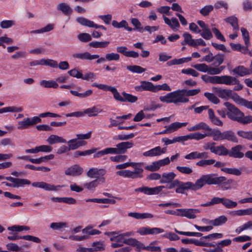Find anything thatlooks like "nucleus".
<instances>
[{
  "label": "nucleus",
  "instance_id": "obj_63",
  "mask_svg": "<svg viewBox=\"0 0 252 252\" xmlns=\"http://www.w3.org/2000/svg\"><path fill=\"white\" fill-rule=\"evenodd\" d=\"M200 33L201 36L206 40L210 39L213 37V34L209 28L202 30Z\"/></svg>",
  "mask_w": 252,
  "mask_h": 252
},
{
  "label": "nucleus",
  "instance_id": "obj_34",
  "mask_svg": "<svg viewBox=\"0 0 252 252\" xmlns=\"http://www.w3.org/2000/svg\"><path fill=\"white\" fill-rule=\"evenodd\" d=\"M110 241L115 242L112 243L111 245V247L113 248L122 247L125 244L123 238L119 235L110 238Z\"/></svg>",
  "mask_w": 252,
  "mask_h": 252
},
{
  "label": "nucleus",
  "instance_id": "obj_20",
  "mask_svg": "<svg viewBox=\"0 0 252 252\" xmlns=\"http://www.w3.org/2000/svg\"><path fill=\"white\" fill-rule=\"evenodd\" d=\"M208 114L209 120L213 125L220 126H222L223 122L215 115L212 109H208Z\"/></svg>",
  "mask_w": 252,
  "mask_h": 252
},
{
  "label": "nucleus",
  "instance_id": "obj_52",
  "mask_svg": "<svg viewBox=\"0 0 252 252\" xmlns=\"http://www.w3.org/2000/svg\"><path fill=\"white\" fill-rule=\"evenodd\" d=\"M126 69L133 73H141L146 71L145 68L136 65L127 66Z\"/></svg>",
  "mask_w": 252,
  "mask_h": 252
},
{
  "label": "nucleus",
  "instance_id": "obj_44",
  "mask_svg": "<svg viewBox=\"0 0 252 252\" xmlns=\"http://www.w3.org/2000/svg\"><path fill=\"white\" fill-rule=\"evenodd\" d=\"M222 179V182L220 183L221 186V188L222 190H227L231 189V185L233 182V180L231 179L227 180L226 178L224 176H220Z\"/></svg>",
  "mask_w": 252,
  "mask_h": 252
},
{
  "label": "nucleus",
  "instance_id": "obj_12",
  "mask_svg": "<svg viewBox=\"0 0 252 252\" xmlns=\"http://www.w3.org/2000/svg\"><path fill=\"white\" fill-rule=\"evenodd\" d=\"M76 21L78 22L80 25L88 27L90 28H94L95 29H101L104 30H106V28L102 26V25H98L94 23V22L90 21L84 17H78L76 19Z\"/></svg>",
  "mask_w": 252,
  "mask_h": 252
},
{
  "label": "nucleus",
  "instance_id": "obj_50",
  "mask_svg": "<svg viewBox=\"0 0 252 252\" xmlns=\"http://www.w3.org/2000/svg\"><path fill=\"white\" fill-rule=\"evenodd\" d=\"M225 21L229 23L233 28L234 30L238 31L239 30V26L238 25L237 18L235 16H230L225 19Z\"/></svg>",
  "mask_w": 252,
  "mask_h": 252
},
{
  "label": "nucleus",
  "instance_id": "obj_57",
  "mask_svg": "<svg viewBox=\"0 0 252 252\" xmlns=\"http://www.w3.org/2000/svg\"><path fill=\"white\" fill-rule=\"evenodd\" d=\"M181 241L185 244H193L198 246H201V245H203V241L195 239H183Z\"/></svg>",
  "mask_w": 252,
  "mask_h": 252
},
{
  "label": "nucleus",
  "instance_id": "obj_45",
  "mask_svg": "<svg viewBox=\"0 0 252 252\" xmlns=\"http://www.w3.org/2000/svg\"><path fill=\"white\" fill-rule=\"evenodd\" d=\"M110 42L108 41H93L89 43L90 47L95 48H103L108 46Z\"/></svg>",
  "mask_w": 252,
  "mask_h": 252
},
{
  "label": "nucleus",
  "instance_id": "obj_26",
  "mask_svg": "<svg viewBox=\"0 0 252 252\" xmlns=\"http://www.w3.org/2000/svg\"><path fill=\"white\" fill-rule=\"evenodd\" d=\"M229 75L211 76V83L226 85Z\"/></svg>",
  "mask_w": 252,
  "mask_h": 252
},
{
  "label": "nucleus",
  "instance_id": "obj_60",
  "mask_svg": "<svg viewBox=\"0 0 252 252\" xmlns=\"http://www.w3.org/2000/svg\"><path fill=\"white\" fill-rule=\"evenodd\" d=\"M82 232L84 233L90 235H94L99 234L101 232L97 229H93L91 226H88L82 230Z\"/></svg>",
  "mask_w": 252,
  "mask_h": 252
},
{
  "label": "nucleus",
  "instance_id": "obj_19",
  "mask_svg": "<svg viewBox=\"0 0 252 252\" xmlns=\"http://www.w3.org/2000/svg\"><path fill=\"white\" fill-rule=\"evenodd\" d=\"M232 72L234 74H237L241 77L250 75L252 73V71L250 69L245 67L243 65H239L235 67L232 70Z\"/></svg>",
  "mask_w": 252,
  "mask_h": 252
},
{
  "label": "nucleus",
  "instance_id": "obj_40",
  "mask_svg": "<svg viewBox=\"0 0 252 252\" xmlns=\"http://www.w3.org/2000/svg\"><path fill=\"white\" fill-rule=\"evenodd\" d=\"M40 85L44 88H57L58 87V84L54 80H41L40 82Z\"/></svg>",
  "mask_w": 252,
  "mask_h": 252
},
{
  "label": "nucleus",
  "instance_id": "obj_42",
  "mask_svg": "<svg viewBox=\"0 0 252 252\" xmlns=\"http://www.w3.org/2000/svg\"><path fill=\"white\" fill-rule=\"evenodd\" d=\"M187 122L185 123H179V122H174L172 124H171L170 125H169L168 126L169 131L170 133H172L174 131H176L179 128L186 126L188 125Z\"/></svg>",
  "mask_w": 252,
  "mask_h": 252
},
{
  "label": "nucleus",
  "instance_id": "obj_22",
  "mask_svg": "<svg viewBox=\"0 0 252 252\" xmlns=\"http://www.w3.org/2000/svg\"><path fill=\"white\" fill-rule=\"evenodd\" d=\"M222 140H227L234 143H238V141L235 133L231 130H226L223 131Z\"/></svg>",
  "mask_w": 252,
  "mask_h": 252
},
{
  "label": "nucleus",
  "instance_id": "obj_38",
  "mask_svg": "<svg viewBox=\"0 0 252 252\" xmlns=\"http://www.w3.org/2000/svg\"><path fill=\"white\" fill-rule=\"evenodd\" d=\"M23 110L22 107H17L15 106H8L0 109V114L7 112H21Z\"/></svg>",
  "mask_w": 252,
  "mask_h": 252
},
{
  "label": "nucleus",
  "instance_id": "obj_6",
  "mask_svg": "<svg viewBox=\"0 0 252 252\" xmlns=\"http://www.w3.org/2000/svg\"><path fill=\"white\" fill-rule=\"evenodd\" d=\"M164 188H165V187L163 186L156 187L154 188L143 186L142 187L135 189L134 191L135 192H143L145 194L148 195H157Z\"/></svg>",
  "mask_w": 252,
  "mask_h": 252
},
{
  "label": "nucleus",
  "instance_id": "obj_51",
  "mask_svg": "<svg viewBox=\"0 0 252 252\" xmlns=\"http://www.w3.org/2000/svg\"><path fill=\"white\" fill-rule=\"evenodd\" d=\"M225 68V66H220L219 67L208 66L207 72L211 75H217L220 74Z\"/></svg>",
  "mask_w": 252,
  "mask_h": 252
},
{
  "label": "nucleus",
  "instance_id": "obj_24",
  "mask_svg": "<svg viewBox=\"0 0 252 252\" xmlns=\"http://www.w3.org/2000/svg\"><path fill=\"white\" fill-rule=\"evenodd\" d=\"M103 112V110L99 108L96 106L88 108L84 111V115H87L88 117H95L97 116L98 113Z\"/></svg>",
  "mask_w": 252,
  "mask_h": 252
},
{
  "label": "nucleus",
  "instance_id": "obj_47",
  "mask_svg": "<svg viewBox=\"0 0 252 252\" xmlns=\"http://www.w3.org/2000/svg\"><path fill=\"white\" fill-rule=\"evenodd\" d=\"M54 29V25L49 24L47 25L45 27L36 30H33L30 32L31 33L39 34L46 32H49Z\"/></svg>",
  "mask_w": 252,
  "mask_h": 252
},
{
  "label": "nucleus",
  "instance_id": "obj_55",
  "mask_svg": "<svg viewBox=\"0 0 252 252\" xmlns=\"http://www.w3.org/2000/svg\"><path fill=\"white\" fill-rule=\"evenodd\" d=\"M221 171L229 174H232L236 176H240L242 172L240 170L235 168H223Z\"/></svg>",
  "mask_w": 252,
  "mask_h": 252
},
{
  "label": "nucleus",
  "instance_id": "obj_53",
  "mask_svg": "<svg viewBox=\"0 0 252 252\" xmlns=\"http://www.w3.org/2000/svg\"><path fill=\"white\" fill-rule=\"evenodd\" d=\"M67 227V224L63 222H52L50 225V227L54 230H60L63 227Z\"/></svg>",
  "mask_w": 252,
  "mask_h": 252
},
{
  "label": "nucleus",
  "instance_id": "obj_36",
  "mask_svg": "<svg viewBox=\"0 0 252 252\" xmlns=\"http://www.w3.org/2000/svg\"><path fill=\"white\" fill-rule=\"evenodd\" d=\"M232 216H244L252 215V208L246 209H240L236 211H233L230 212Z\"/></svg>",
  "mask_w": 252,
  "mask_h": 252
},
{
  "label": "nucleus",
  "instance_id": "obj_3",
  "mask_svg": "<svg viewBox=\"0 0 252 252\" xmlns=\"http://www.w3.org/2000/svg\"><path fill=\"white\" fill-rule=\"evenodd\" d=\"M222 179L223 178L220 176L217 177L215 174H212L202 175L195 182L197 190L201 189L205 184L219 185L222 182Z\"/></svg>",
  "mask_w": 252,
  "mask_h": 252
},
{
  "label": "nucleus",
  "instance_id": "obj_2",
  "mask_svg": "<svg viewBox=\"0 0 252 252\" xmlns=\"http://www.w3.org/2000/svg\"><path fill=\"white\" fill-rule=\"evenodd\" d=\"M224 105L227 108V116L230 120L243 125L252 123V116H245L244 113L233 104L229 102H225Z\"/></svg>",
  "mask_w": 252,
  "mask_h": 252
},
{
  "label": "nucleus",
  "instance_id": "obj_61",
  "mask_svg": "<svg viewBox=\"0 0 252 252\" xmlns=\"http://www.w3.org/2000/svg\"><path fill=\"white\" fill-rule=\"evenodd\" d=\"M241 31L242 32L245 45H246L247 47H249L250 44L249 32L247 29L244 28H241Z\"/></svg>",
  "mask_w": 252,
  "mask_h": 252
},
{
  "label": "nucleus",
  "instance_id": "obj_13",
  "mask_svg": "<svg viewBox=\"0 0 252 252\" xmlns=\"http://www.w3.org/2000/svg\"><path fill=\"white\" fill-rule=\"evenodd\" d=\"M4 179L12 183L13 188H18L25 185H29L31 184V182L26 179L13 178L10 176L4 177Z\"/></svg>",
  "mask_w": 252,
  "mask_h": 252
},
{
  "label": "nucleus",
  "instance_id": "obj_28",
  "mask_svg": "<svg viewBox=\"0 0 252 252\" xmlns=\"http://www.w3.org/2000/svg\"><path fill=\"white\" fill-rule=\"evenodd\" d=\"M236 85L233 88L234 91H239L243 88V85L240 83V81L238 79L235 77L229 75L226 85Z\"/></svg>",
  "mask_w": 252,
  "mask_h": 252
},
{
  "label": "nucleus",
  "instance_id": "obj_9",
  "mask_svg": "<svg viewBox=\"0 0 252 252\" xmlns=\"http://www.w3.org/2000/svg\"><path fill=\"white\" fill-rule=\"evenodd\" d=\"M176 211L179 212L178 216L186 217L188 219H195L196 214L200 212V211L197 209H177Z\"/></svg>",
  "mask_w": 252,
  "mask_h": 252
},
{
  "label": "nucleus",
  "instance_id": "obj_29",
  "mask_svg": "<svg viewBox=\"0 0 252 252\" xmlns=\"http://www.w3.org/2000/svg\"><path fill=\"white\" fill-rule=\"evenodd\" d=\"M128 216L137 220L151 219L153 217V215L150 213H139L136 212L129 213L128 214Z\"/></svg>",
  "mask_w": 252,
  "mask_h": 252
},
{
  "label": "nucleus",
  "instance_id": "obj_64",
  "mask_svg": "<svg viewBox=\"0 0 252 252\" xmlns=\"http://www.w3.org/2000/svg\"><path fill=\"white\" fill-rule=\"evenodd\" d=\"M237 134L243 138L252 141V131H246L240 130L237 132Z\"/></svg>",
  "mask_w": 252,
  "mask_h": 252
},
{
  "label": "nucleus",
  "instance_id": "obj_18",
  "mask_svg": "<svg viewBox=\"0 0 252 252\" xmlns=\"http://www.w3.org/2000/svg\"><path fill=\"white\" fill-rule=\"evenodd\" d=\"M213 90L221 98L227 99L231 94V90L222 89L217 87H214Z\"/></svg>",
  "mask_w": 252,
  "mask_h": 252
},
{
  "label": "nucleus",
  "instance_id": "obj_35",
  "mask_svg": "<svg viewBox=\"0 0 252 252\" xmlns=\"http://www.w3.org/2000/svg\"><path fill=\"white\" fill-rule=\"evenodd\" d=\"M176 174L174 172L164 173L162 174L160 183L161 184L168 183L172 181L176 177Z\"/></svg>",
  "mask_w": 252,
  "mask_h": 252
},
{
  "label": "nucleus",
  "instance_id": "obj_59",
  "mask_svg": "<svg viewBox=\"0 0 252 252\" xmlns=\"http://www.w3.org/2000/svg\"><path fill=\"white\" fill-rule=\"evenodd\" d=\"M204 95L210 101L214 104H218L220 102V99L214 94L207 92L204 93Z\"/></svg>",
  "mask_w": 252,
  "mask_h": 252
},
{
  "label": "nucleus",
  "instance_id": "obj_56",
  "mask_svg": "<svg viewBox=\"0 0 252 252\" xmlns=\"http://www.w3.org/2000/svg\"><path fill=\"white\" fill-rule=\"evenodd\" d=\"M42 65H47L53 68L58 67L57 61L52 59H42Z\"/></svg>",
  "mask_w": 252,
  "mask_h": 252
},
{
  "label": "nucleus",
  "instance_id": "obj_54",
  "mask_svg": "<svg viewBox=\"0 0 252 252\" xmlns=\"http://www.w3.org/2000/svg\"><path fill=\"white\" fill-rule=\"evenodd\" d=\"M230 45L233 50L241 51L244 54H246L248 50V47H247L246 45L244 46L240 44H234L233 43H231Z\"/></svg>",
  "mask_w": 252,
  "mask_h": 252
},
{
  "label": "nucleus",
  "instance_id": "obj_43",
  "mask_svg": "<svg viewBox=\"0 0 252 252\" xmlns=\"http://www.w3.org/2000/svg\"><path fill=\"white\" fill-rule=\"evenodd\" d=\"M122 95L123 96V102H128L130 103H134L136 102L138 99L137 96L126 93L125 92H122Z\"/></svg>",
  "mask_w": 252,
  "mask_h": 252
},
{
  "label": "nucleus",
  "instance_id": "obj_7",
  "mask_svg": "<svg viewBox=\"0 0 252 252\" xmlns=\"http://www.w3.org/2000/svg\"><path fill=\"white\" fill-rule=\"evenodd\" d=\"M188 189L197 190V188L196 185V182L193 183L190 182H183L179 181L176 189V192L184 194L185 191Z\"/></svg>",
  "mask_w": 252,
  "mask_h": 252
},
{
  "label": "nucleus",
  "instance_id": "obj_21",
  "mask_svg": "<svg viewBox=\"0 0 252 252\" xmlns=\"http://www.w3.org/2000/svg\"><path fill=\"white\" fill-rule=\"evenodd\" d=\"M87 144L85 141H78L77 138H74L69 140L67 142L68 146L70 150H74L79 148L80 147L84 146Z\"/></svg>",
  "mask_w": 252,
  "mask_h": 252
},
{
  "label": "nucleus",
  "instance_id": "obj_14",
  "mask_svg": "<svg viewBox=\"0 0 252 252\" xmlns=\"http://www.w3.org/2000/svg\"><path fill=\"white\" fill-rule=\"evenodd\" d=\"M134 145L132 141L122 142L116 145V151L118 155L124 154L127 149L132 148Z\"/></svg>",
  "mask_w": 252,
  "mask_h": 252
},
{
  "label": "nucleus",
  "instance_id": "obj_32",
  "mask_svg": "<svg viewBox=\"0 0 252 252\" xmlns=\"http://www.w3.org/2000/svg\"><path fill=\"white\" fill-rule=\"evenodd\" d=\"M112 25L115 28L120 29L125 28L126 30L131 32L133 29L131 27H128V24L126 20H122L120 22H118L116 20H113L112 22Z\"/></svg>",
  "mask_w": 252,
  "mask_h": 252
},
{
  "label": "nucleus",
  "instance_id": "obj_62",
  "mask_svg": "<svg viewBox=\"0 0 252 252\" xmlns=\"http://www.w3.org/2000/svg\"><path fill=\"white\" fill-rule=\"evenodd\" d=\"M215 162V160L214 159H202L198 161L196 163V165L201 167H205L207 165H212Z\"/></svg>",
  "mask_w": 252,
  "mask_h": 252
},
{
  "label": "nucleus",
  "instance_id": "obj_30",
  "mask_svg": "<svg viewBox=\"0 0 252 252\" xmlns=\"http://www.w3.org/2000/svg\"><path fill=\"white\" fill-rule=\"evenodd\" d=\"M57 9L62 11L64 15L67 16L70 15L73 11L72 9L69 5L64 2L59 3L57 6Z\"/></svg>",
  "mask_w": 252,
  "mask_h": 252
},
{
  "label": "nucleus",
  "instance_id": "obj_16",
  "mask_svg": "<svg viewBox=\"0 0 252 252\" xmlns=\"http://www.w3.org/2000/svg\"><path fill=\"white\" fill-rule=\"evenodd\" d=\"M73 58L80 60H93L99 57L98 55H91L88 52L75 53L72 54Z\"/></svg>",
  "mask_w": 252,
  "mask_h": 252
},
{
  "label": "nucleus",
  "instance_id": "obj_33",
  "mask_svg": "<svg viewBox=\"0 0 252 252\" xmlns=\"http://www.w3.org/2000/svg\"><path fill=\"white\" fill-rule=\"evenodd\" d=\"M213 153L220 156H226L229 154L228 150L223 145L215 146Z\"/></svg>",
  "mask_w": 252,
  "mask_h": 252
},
{
  "label": "nucleus",
  "instance_id": "obj_17",
  "mask_svg": "<svg viewBox=\"0 0 252 252\" xmlns=\"http://www.w3.org/2000/svg\"><path fill=\"white\" fill-rule=\"evenodd\" d=\"M242 148V146L240 145L232 147L230 151L228 150L229 154H228V156L234 158H242L244 156V154L241 152Z\"/></svg>",
  "mask_w": 252,
  "mask_h": 252
},
{
  "label": "nucleus",
  "instance_id": "obj_58",
  "mask_svg": "<svg viewBox=\"0 0 252 252\" xmlns=\"http://www.w3.org/2000/svg\"><path fill=\"white\" fill-rule=\"evenodd\" d=\"M127 158L126 155H123L122 154L118 155L116 156L111 157L110 160L112 161L115 162H122L125 161Z\"/></svg>",
  "mask_w": 252,
  "mask_h": 252
},
{
  "label": "nucleus",
  "instance_id": "obj_48",
  "mask_svg": "<svg viewBox=\"0 0 252 252\" xmlns=\"http://www.w3.org/2000/svg\"><path fill=\"white\" fill-rule=\"evenodd\" d=\"M70 92L72 95L74 96H77L81 98H83L90 96L93 93V91L91 90H88L83 93H80L76 91L70 90Z\"/></svg>",
  "mask_w": 252,
  "mask_h": 252
},
{
  "label": "nucleus",
  "instance_id": "obj_11",
  "mask_svg": "<svg viewBox=\"0 0 252 252\" xmlns=\"http://www.w3.org/2000/svg\"><path fill=\"white\" fill-rule=\"evenodd\" d=\"M106 171L103 168L98 169L97 168H92L90 169L87 172V176L91 178H95V179H100L106 174Z\"/></svg>",
  "mask_w": 252,
  "mask_h": 252
},
{
  "label": "nucleus",
  "instance_id": "obj_46",
  "mask_svg": "<svg viewBox=\"0 0 252 252\" xmlns=\"http://www.w3.org/2000/svg\"><path fill=\"white\" fill-rule=\"evenodd\" d=\"M229 98H232L235 103L243 106H244V104H245L247 101V100L241 97L236 93L233 92L232 90Z\"/></svg>",
  "mask_w": 252,
  "mask_h": 252
},
{
  "label": "nucleus",
  "instance_id": "obj_27",
  "mask_svg": "<svg viewBox=\"0 0 252 252\" xmlns=\"http://www.w3.org/2000/svg\"><path fill=\"white\" fill-rule=\"evenodd\" d=\"M201 129L209 131L211 130V128L205 122H201L188 128L189 131H197Z\"/></svg>",
  "mask_w": 252,
  "mask_h": 252
},
{
  "label": "nucleus",
  "instance_id": "obj_1",
  "mask_svg": "<svg viewBox=\"0 0 252 252\" xmlns=\"http://www.w3.org/2000/svg\"><path fill=\"white\" fill-rule=\"evenodd\" d=\"M200 92V89L187 90H177L167 94L159 97L160 101L166 103H174L179 105L180 103H186L189 101L188 96H194Z\"/></svg>",
  "mask_w": 252,
  "mask_h": 252
},
{
  "label": "nucleus",
  "instance_id": "obj_37",
  "mask_svg": "<svg viewBox=\"0 0 252 252\" xmlns=\"http://www.w3.org/2000/svg\"><path fill=\"white\" fill-rule=\"evenodd\" d=\"M227 220L226 217L224 215L220 216L214 220H210L209 224L213 226H218L224 224Z\"/></svg>",
  "mask_w": 252,
  "mask_h": 252
},
{
  "label": "nucleus",
  "instance_id": "obj_23",
  "mask_svg": "<svg viewBox=\"0 0 252 252\" xmlns=\"http://www.w3.org/2000/svg\"><path fill=\"white\" fill-rule=\"evenodd\" d=\"M163 18L165 23L169 26L173 31H175V30L179 28L180 24L177 18L173 17L170 20L168 18L164 16H163Z\"/></svg>",
  "mask_w": 252,
  "mask_h": 252
},
{
  "label": "nucleus",
  "instance_id": "obj_39",
  "mask_svg": "<svg viewBox=\"0 0 252 252\" xmlns=\"http://www.w3.org/2000/svg\"><path fill=\"white\" fill-rule=\"evenodd\" d=\"M90 248L91 252H101L104 250V245L102 242L98 241L94 242Z\"/></svg>",
  "mask_w": 252,
  "mask_h": 252
},
{
  "label": "nucleus",
  "instance_id": "obj_49",
  "mask_svg": "<svg viewBox=\"0 0 252 252\" xmlns=\"http://www.w3.org/2000/svg\"><path fill=\"white\" fill-rule=\"evenodd\" d=\"M143 155L145 157H149L159 156V146H157L148 151L144 152Z\"/></svg>",
  "mask_w": 252,
  "mask_h": 252
},
{
  "label": "nucleus",
  "instance_id": "obj_31",
  "mask_svg": "<svg viewBox=\"0 0 252 252\" xmlns=\"http://www.w3.org/2000/svg\"><path fill=\"white\" fill-rule=\"evenodd\" d=\"M47 142L53 145L56 143H65L66 141L65 139L57 135H51L46 140Z\"/></svg>",
  "mask_w": 252,
  "mask_h": 252
},
{
  "label": "nucleus",
  "instance_id": "obj_25",
  "mask_svg": "<svg viewBox=\"0 0 252 252\" xmlns=\"http://www.w3.org/2000/svg\"><path fill=\"white\" fill-rule=\"evenodd\" d=\"M222 133L223 132H221L218 129L211 128V130H209V132H207V136L213 137V139L214 141H222Z\"/></svg>",
  "mask_w": 252,
  "mask_h": 252
},
{
  "label": "nucleus",
  "instance_id": "obj_15",
  "mask_svg": "<svg viewBox=\"0 0 252 252\" xmlns=\"http://www.w3.org/2000/svg\"><path fill=\"white\" fill-rule=\"evenodd\" d=\"M83 169L78 164L73 165L68 167L65 171V174L71 176H78L82 174Z\"/></svg>",
  "mask_w": 252,
  "mask_h": 252
},
{
  "label": "nucleus",
  "instance_id": "obj_4",
  "mask_svg": "<svg viewBox=\"0 0 252 252\" xmlns=\"http://www.w3.org/2000/svg\"><path fill=\"white\" fill-rule=\"evenodd\" d=\"M143 169L141 168H135L133 171L129 170H119L116 172L117 175L124 177L125 178H129L132 179L141 178L143 177L142 173Z\"/></svg>",
  "mask_w": 252,
  "mask_h": 252
},
{
  "label": "nucleus",
  "instance_id": "obj_10",
  "mask_svg": "<svg viewBox=\"0 0 252 252\" xmlns=\"http://www.w3.org/2000/svg\"><path fill=\"white\" fill-rule=\"evenodd\" d=\"M105 183V178L101 177L100 179H94L90 182H85L83 184V187L84 189H87L89 191H94L99 184H104Z\"/></svg>",
  "mask_w": 252,
  "mask_h": 252
},
{
  "label": "nucleus",
  "instance_id": "obj_8",
  "mask_svg": "<svg viewBox=\"0 0 252 252\" xmlns=\"http://www.w3.org/2000/svg\"><path fill=\"white\" fill-rule=\"evenodd\" d=\"M32 185L34 187L40 188L46 191H58L63 187L60 185L55 186L44 182H35L32 183Z\"/></svg>",
  "mask_w": 252,
  "mask_h": 252
},
{
  "label": "nucleus",
  "instance_id": "obj_5",
  "mask_svg": "<svg viewBox=\"0 0 252 252\" xmlns=\"http://www.w3.org/2000/svg\"><path fill=\"white\" fill-rule=\"evenodd\" d=\"M41 119L39 117H28L18 122L17 128L19 130L27 129L30 126L41 123Z\"/></svg>",
  "mask_w": 252,
  "mask_h": 252
},
{
  "label": "nucleus",
  "instance_id": "obj_41",
  "mask_svg": "<svg viewBox=\"0 0 252 252\" xmlns=\"http://www.w3.org/2000/svg\"><path fill=\"white\" fill-rule=\"evenodd\" d=\"M222 205L227 209H232L237 207V203L229 198L222 197Z\"/></svg>",
  "mask_w": 252,
  "mask_h": 252
}]
</instances>
